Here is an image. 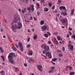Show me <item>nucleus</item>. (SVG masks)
Returning a JSON list of instances; mask_svg holds the SVG:
<instances>
[{
	"label": "nucleus",
	"mask_w": 75,
	"mask_h": 75,
	"mask_svg": "<svg viewBox=\"0 0 75 75\" xmlns=\"http://www.w3.org/2000/svg\"><path fill=\"white\" fill-rule=\"evenodd\" d=\"M16 57V56L15 55L14 53L11 52L9 54V55L8 57V58L9 59V60H8L9 62L13 64H14L15 63L14 61L13 60H12L13 59V57Z\"/></svg>",
	"instance_id": "1"
},
{
	"label": "nucleus",
	"mask_w": 75,
	"mask_h": 75,
	"mask_svg": "<svg viewBox=\"0 0 75 75\" xmlns=\"http://www.w3.org/2000/svg\"><path fill=\"white\" fill-rule=\"evenodd\" d=\"M41 47L42 49L44 50L42 51V52L44 54H45L46 52L50 50V47L48 46H47L46 44H42Z\"/></svg>",
	"instance_id": "2"
},
{
	"label": "nucleus",
	"mask_w": 75,
	"mask_h": 75,
	"mask_svg": "<svg viewBox=\"0 0 75 75\" xmlns=\"http://www.w3.org/2000/svg\"><path fill=\"white\" fill-rule=\"evenodd\" d=\"M30 7H28V10H29V11H32V12H33L34 10V6L33 5H30Z\"/></svg>",
	"instance_id": "3"
},
{
	"label": "nucleus",
	"mask_w": 75,
	"mask_h": 75,
	"mask_svg": "<svg viewBox=\"0 0 75 75\" xmlns=\"http://www.w3.org/2000/svg\"><path fill=\"white\" fill-rule=\"evenodd\" d=\"M18 45L21 51H23L24 49L23 48V44H22V43L19 42L18 43Z\"/></svg>",
	"instance_id": "4"
},
{
	"label": "nucleus",
	"mask_w": 75,
	"mask_h": 75,
	"mask_svg": "<svg viewBox=\"0 0 75 75\" xmlns=\"http://www.w3.org/2000/svg\"><path fill=\"white\" fill-rule=\"evenodd\" d=\"M46 56L48 57V58H51L52 57L51 56V54L50 52H48L46 54Z\"/></svg>",
	"instance_id": "5"
},
{
	"label": "nucleus",
	"mask_w": 75,
	"mask_h": 75,
	"mask_svg": "<svg viewBox=\"0 0 75 75\" xmlns=\"http://www.w3.org/2000/svg\"><path fill=\"white\" fill-rule=\"evenodd\" d=\"M68 47H69V48L71 51H73L74 50V46L72 45L69 44L68 45Z\"/></svg>",
	"instance_id": "6"
},
{
	"label": "nucleus",
	"mask_w": 75,
	"mask_h": 75,
	"mask_svg": "<svg viewBox=\"0 0 75 75\" xmlns=\"http://www.w3.org/2000/svg\"><path fill=\"white\" fill-rule=\"evenodd\" d=\"M17 27V24L15 23L14 24L13 26H12V29H14L15 30H16V29H18Z\"/></svg>",
	"instance_id": "7"
},
{
	"label": "nucleus",
	"mask_w": 75,
	"mask_h": 75,
	"mask_svg": "<svg viewBox=\"0 0 75 75\" xmlns=\"http://www.w3.org/2000/svg\"><path fill=\"white\" fill-rule=\"evenodd\" d=\"M61 20L62 23H63V24H65L66 23V22H67V23H68L67 19V18L62 19Z\"/></svg>",
	"instance_id": "8"
},
{
	"label": "nucleus",
	"mask_w": 75,
	"mask_h": 75,
	"mask_svg": "<svg viewBox=\"0 0 75 75\" xmlns=\"http://www.w3.org/2000/svg\"><path fill=\"white\" fill-rule=\"evenodd\" d=\"M18 29H20L22 27V24L21 23H18Z\"/></svg>",
	"instance_id": "9"
},
{
	"label": "nucleus",
	"mask_w": 75,
	"mask_h": 75,
	"mask_svg": "<svg viewBox=\"0 0 75 75\" xmlns=\"http://www.w3.org/2000/svg\"><path fill=\"white\" fill-rule=\"evenodd\" d=\"M37 68H38L39 70L40 71H42V66L41 65H37Z\"/></svg>",
	"instance_id": "10"
},
{
	"label": "nucleus",
	"mask_w": 75,
	"mask_h": 75,
	"mask_svg": "<svg viewBox=\"0 0 75 75\" xmlns=\"http://www.w3.org/2000/svg\"><path fill=\"white\" fill-rule=\"evenodd\" d=\"M47 28V26H43L42 27V31H45Z\"/></svg>",
	"instance_id": "11"
},
{
	"label": "nucleus",
	"mask_w": 75,
	"mask_h": 75,
	"mask_svg": "<svg viewBox=\"0 0 75 75\" xmlns=\"http://www.w3.org/2000/svg\"><path fill=\"white\" fill-rule=\"evenodd\" d=\"M14 17L15 18L13 20V21L15 23H17V17H16V15L14 16Z\"/></svg>",
	"instance_id": "12"
},
{
	"label": "nucleus",
	"mask_w": 75,
	"mask_h": 75,
	"mask_svg": "<svg viewBox=\"0 0 75 75\" xmlns=\"http://www.w3.org/2000/svg\"><path fill=\"white\" fill-rule=\"evenodd\" d=\"M61 14L62 15H63L64 16H67V13L66 12H62L61 13Z\"/></svg>",
	"instance_id": "13"
},
{
	"label": "nucleus",
	"mask_w": 75,
	"mask_h": 75,
	"mask_svg": "<svg viewBox=\"0 0 75 75\" xmlns=\"http://www.w3.org/2000/svg\"><path fill=\"white\" fill-rule=\"evenodd\" d=\"M28 54L29 55H33V51L29 50L28 51Z\"/></svg>",
	"instance_id": "14"
},
{
	"label": "nucleus",
	"mask_w": 75,
	"mask_h": 75,
	"mask_svg": "<svg viewBox=\"0 0 75 75\" xmlns=\"http://www.w3.org/2000/svg\"><path fill=\"white\" fill-rule=\"evenodd\" d=\"M74 11H75V10H74V9H73L71 10V13H70V14L71 16L74 15Z\"/></svg>",
	"instance_id": "15"
},
{
	"label": "nucleus",
	"mask_w": 75,
	"mask_h": 75,
	"mask_svg": "<svg viewBox=\"0 0 75 75\" xmlns=\"http://www.w3.org/2000/svg\"><path fill=\"white\" fill-rule=\"evenodd\" d=\"M57 39L59 41H62V39L61 37L59 36H57Z\"/></svg>",
	"instance_id": "16"
},
{
	"label": "nucleus",
	"mask_w": 75,
	"mask_h": 75,
	"mask_svg": "<svg viewBox=\"0 0 75 75\" xmlns=\"http://www.w3.org/2000/svg\"><path fill=\"white\" fill-rule=\"evenodd\" d=\"M34 35L33 36V39L34 40H36V39L37 38V35L36 34H34Z\"/></svg>",
	"instance_id": "17"
},
{
	"label": "nucleus",
	"mask_w": 75,
	"mask_h": 75,
	"mask_svg": "<svg viewBox=\"0 0 75 75\" xmlns=\"http://www.w3.org/2000/svg\"><path fill=\"white\" fill-rule=\"evenodd\" d=\"M67 69H69V71H71V70H72V67L67 66Z\"/></svg>",
	"instance_id": "18"
},
{
	"label": "nucleus",
	"mask_w": 75,
	"mask_h": 75,
	"mask_svg": "<svg viewBox=\"0 0 75 75\" xmlns=\"http://www.w3.org/2000/svg\"><path fill=\"white\" fill-rule=\"evenodd\" d=\"M44 11H45V12H47V11H48V8H44Z\"/></svg>",
	"instance_id": "19"
},
{
	"label": "nucleus",
	"mask_w": 75,
	"mask_h": 75,
	"mask_svg": "<svg viewBox=\"0 0 75 75\" xmlns=\"http://www.w3.org/2000/svg\"><path fill=\"white\" fill-rule=\"evenodd\" d=\"M36 6H38V7H37V9H38V8H40V4L38 3H37L36 4Z\"/></svg>",
	"instance_id": "20"
},
{
	"label": "nucleus",
	"mask_w": 75,
	"mask_h": 75,
	"mask_svg": "<svg viewBox=\"0 0 75 75\" xmlns=\"http://www.w3.org/2000/svg\"><path fill=\"white\" fill-rule=\"evenodd\" d=\"M12 47V50H13V51H17V49H16V48L15 47Z\"/></svg>",
	"instance_id": "21"
},
{
	"label": "nucleus",
	"mask_w": 75,
	"mask_h": 75,
	"mask_svg": "<svg viewBox=\"0 0 75 75\" xmlns=\"http://www.w3.org/2000/svg\"><path fill=\"white\" fill-rule=\"evenodd\" d=\"M44 23V20H42L40 21V25H43Z\"/></svg>",
	"instance_id": "22"
},
{
	"label": "nucleus",
	"mask_w": 75,
	"mask_h": 75,
	"mask_svg": "<svg viewBox=\"0 0 75 75\" xmlns=\"http://www.w3.org/2000/svg\"><path fill=\"white\" fill-rule=\"evenodd\" d=\"M23 2L27 4L28 2V0H24L23 1Z\"/></svg>",
	"instance_id": "23"
},
{
	"label": "nucleus",
	"mask_w": 75,
	"mask_h": 75,
	"mask_svg": "<svg viewBox=\"0 0 75 75\" xmlns=\"http://www.w3.org/2000/svg\"><path fill=\"white\" fill-rule=\"evenodd\" d=\"M54 71V70L51 69L49 71V73H52Z\"/></svg>",
	"instance_id": "24"
},
{
	"label": "nucleus",
	"mask_w": 75,
	"mask_h": 75,
	"mask_svg": "<svg viewBox=\"0 0 75 75\" xmlns=\"http://www.w3.org/2000/svg\"><path fill=\"white\" fill-rule=\"evenodd\" d=\"M0 73L1 74V75H4V71H1Z\"/></svg>",
	"instance_id": "25"
},
{
	"label": "nucleus",
	"mask_w": 75,
	"mask_h": 75,
	"mask_svg": "<svg viewBox=\"0 0 75 75\" xmlns=\"http://www.w3.org/2000/svg\"><path fill=\"white\" fill-rule=\"evenodd\" d=\"M15 16H16V17H17V19H18V20H20V18L18 16V15H16Z\"/></svg>",
	"instance_id": "26"
},
{
	"label": "nucleus",
	"mask_w": 75,
	"mask_h": 75,
	"mask_svg": "<svg viewBox=\"0 0 75 75\" xmlns=\"http://www.w3.org/2000/svg\"><path fill=\"white\" fill-rule=\"evenodd\" d=\"M0 51H1V52H3V48L2 47H0Z\"/></svg>",
	"instance_id": "27"
},
{
	"label": "nucleus",
	"mask_w": 75,
	"mask_h": 75,
	"mask_svg": "<svg viewBox=\"0 0 75 75\" xmlns=\"http://www.w3.org/2000/svg\"><path fill=\"white\" fill-rule=\"evenodd\" d=\"M56 60H57V58H53L52 59V61H54V62H55Z\"/></svg>",
	"instance_id": "28"
},
{
	"label": "nucleus",
	"mask_w": 75,
	"mask_h": 75,
	"mask_svg": "<svg viewBox=\"0 0 75 75\" xmlns=\"http://www.w3.org/2000/svg\"><path fill=\"white\" fill-rule=\"evenodd\" d=\"M74 74H75V73L74 72H71L69 73L70 75H73Z\"/></svg>",
	"instance_id": "29"
},
{
	"label": "nucleus",
	"mask_w": 75,
	"mask_h": 75,
	"mask_svg": "<svg viewBox=\"0 0 75 75\" xmlns=\"http://www.w3.org/2000/svg\"><path fill=\"white\" fill-rule=\"evenodd\" d=\"M71 38H73L74 40L75 39V35H73L71 36Z\"/></svg>",
	"instance_id": "30"
},
{
	"label": "nucleus",
	"mask_w": 75,
	"mask_h": 75,
	"mask_svg": "<svg viewBox=\"0 0 75 75\" xmlns=\"http://www.w3.org/2000/svg\"><path fill=\"white\" fill-rule=\"evenodd\" d=\"M1 57L2 59H3L4 61L5 60L4 58V56H1Z\"/></svg>",
	"instance_id": "31"
},
{
	"label": "nucleus",
	"mask_w": 75,
	"mask_h": 75,
	"mask_svg": "<svg viewBox=\"0 0 75 75\" xmlns=\"http://www.w3.org/2000/svg\"><path fill=\"white\" fill-rule=\"evenodd\" d=\"M59 57H63V55L62 53H60L59 54Z\"/></svg>",
	"instance_id": "32"
},
{
	"label": "nucleus",
	"mask_w": 75,
	"mask_h": 75,
	"mask_svg": "<svg viewBox=\"0 0 75 75\" xmlns=\"http://www.w3.org/2000/svg\"><path fill=\"white\" fill-rule=\"evenodd\" d=\"M44 36L45 37L47 38L48 37V35L47 34H44Z\"/></svg>",
	"instance_id": "33"
},
{
	"label": "nucleus",
	"mask_w": 75,
	"mask_h": 75,
	"mask_svg": "<svg viewBox=\"0 0 75 75\" xmlns=\"http://www.w3.org/2000/svg\"><path fill=\"white\" fill-rule=\"evenodd\" d=\"M49 7H51L52 6V4H51V3H49Z\"/></svg>",
	"instance_id": "34"
},
{
	"label": "nucleus",
	"mask_w": 75,
	"mask_h": 75,
	"mask_svg": "<svg viewBox=\"0 0 75 75\" xmlns=\"http://www.w3.org/2000/svg\"><path fill=\"white\" fill-rule=\"evenodd\" d=\"M63 6H61L59 7V8L60 9V10H62V9H63Z\"/></svg>",
	"instance_id": "35"
},
{
	"label": "nucleus",
	"mask_w": 75,
	"mask_h": 75,
	"mask_svg": "<svg viewBox=\"0 0 75 75\" xmlns=\"http://www.w3.org/2000/svg\"><path fill=\"white\" fill-rule=\"evenodd\" d=\"M65 47H62V50L63 51H65Z\"/></svg>",
	"instance_id": "36"
},
{
	"label": "nucleus",
	"mask_w": 75,
	"mask_h": 75,
	"mask_svg": "<svg viewBox=\"0 0 75 75\" xmlns=\"http://www.w3.org/2000/svg\"><path fill=\"white\" fill-rule=\"evenodd\" d=\"M30 46H31V45L30 44L28 45L27 46V48H30Z\"/></svg>",
	"instance_id": "37"
},
{
	"label": "nucleus",
	"mask_w": 75,
	"mask_h": 75,
	"mask_svg": "<svg viewBox=\"0 0 75 75\" xmlns=\"http://www.w3.org/2000/svg\"><path fill=\"white\" fill-rule=\"evenodd\" d=\"M47 44H51V42L50 41H49L47 42Z\"/></svg>",
	"instance_id": "38"
},
{
	"label": "nucleus",
	"mask_w": 75,
	"mask_h": 75,
	"mask_svg": "<svg viewBox=\"0 0 75 75\" xmlns=\"http://www.w3.org/2000/svg\"><path fill=\"white\" fill-rule=\"evenodd\" d=\"M40 15V13L39 12H37V15L38 16H39V15Z\"/></svg>",
	"instance_id": "39"
},
{
	"label": "nucleus",
	"mask_w": 75,
	"mask_h": 75,
	"mask_svg": "<svg viewBox=\"0 0 75 75\" xmlns=\"http://www.w3.org/2000/svg\"><path fill=\"white\" fill-rule=\"evenodd\" d=\"M15 46H16V48H18V47H19V46H18V45H17V44H15Z\"/></svg>",
	"instance_id": "40"
},
{
	"label": "nucleus",
	"mask_w": 75,
	"mask_h": 75,
	"mask_svg": "<svg viewBox=\"0 0 75 75\" xmlns=\"http://www.w3.org/2000/svg\"><path fill=\"white\" fill-rule=\"evenodd\" d=\"M55 69V67H51V69L52 70H54Z\"/></svg>",
	"instance_id": "41"
},
{
	"label": "nucleus",
	"mask_w": 75,
	"mask_h": 75,
	"mask_svg": "<svg viewBox=\"0 0 75 75\" xmlns=\"http://www.w3.org/2000/svg\"><path fill=\"white\" fill-rule=\"evenodd\" d=\"M54 8H55V6L54 5L53 6L52 8V10H54Z\"/></svg>",
	"instance_id": "42"
},
{
	"label": "nucleus",
	"mask_w": 75,
	"mask_h": 75,
	"mask_svg": "<svg viewBox=\"0 0 75 75\" xmlns=\"http://www.w3.org/2000/svg\"><path fill=\"white\" fill-rule=\"evenodd\" d=\"M47 34H48L50 36H51V33H49V32H47Z\"/></svg>",
	"instance_id": "43"
},
{
	"label": "nucleus",
	"mask_w": 75,
	"mask_h": 75,
	"mask_svg": "<svg viewBox=\"0 0 75 75\" xmlns=\"http://www.w3.org/2000/svg\"><path fill=\"white\" fill-rule=\"evenodd\" d=\"M58 2L59 3H60L61 2V0H59L58 1Z\"/></svg>",
	"instance_id": "44"
},
{
	"label": "nucleus",
	"mask_w": 75,
	"mask_h": 75,
	"mask_svg": "<svg viewBox=\"0 0 75 75\" xmlns=\"http://www.w3.org/2000/svg\"><path fill=\"white\" fill-rule=\"evenodd\" d=\"M63 10H65L66 8H65V6H63Z\"/></svg>",
	"instance_id": "45"
},
{
	"label": "nucleus",
	"mask_w": 75,
	"mask_h": 75,
	"mask_svg": "<svg viewBox=\"0 0 75 75\" xmlns=\"http://www.w3.org/2000/svg\"><path fill=\"white\" fill-rule=\"evenodd\" d=\"M24 65L25 66V67H27V64L26 63H24Z\"/></svg>",
	"instance_id": "46"
},
{
	"label": "nucleus",
	"mask_w": 75,
	"mask_h": 75,
	"mask_svg": "<svg viewBox=\"0 0 75 75\" xmlns=\"http://www.w3.org/2000/svg\"><path fill=\"white\" fill-rule=\"evenodd\" d=\"M69 35H72V33H71V31H69Z\"/></svg>",
	"instance_id": "47"
},
{
	"label": "nucleus",
	"mask_w": 75,
	"mask_h": 75,
	"mask_svg": "<svg viewBox=\"0 0 75 75\" xmlns=\"http://www.w3.org/2000/svg\"><path fill=\"white\" fill-rule=\"evenodd\" d=\"M65 62H68V59H66V60H65Z\"/></svg>",
	"instance_id": "48"
},
{
	"label": "nucleus",
	"mask_w": 75,
	"mask_h": 75,
	"mask_svg": "<svg viewBox=\"0 0 75 75\" xmlns=\"http://www.w3.org/2000/svg\"><path fill=\"white\" fill-rule=\"evenodd\" d=\"M53 34H54L55 35H57L58 34V33L57 32H56V33H54Z\"/></svg>",
	"instance_id": "49"
},
{
	"label": "nucleus",
	"mask_w": 75,
	"mask_h": 75,
	"mask_svg": "<svg viewBox=\"0 0 75 75\" xmlns=\"http://www.w3.org/2000/svg\"><path fill=\"white\" fill-rule=\"evenodd\" d=\"M41 3H44V0H42V1H41Z\"/></svg>",
	"instance_id": "50"
},
{
	"label": "nucleus",
	"mask_w": 75,
	"mask_h": 75,
	"mask_svg": "<svg viewBox=\"0 0 75 75\" xmlns=\"http://www.w3.org/2000/svg\"><path fill=\"white\" fill-rule=\"evenodd\" d=\"M22 12L23 13V14L25 13V11H24V10H22Z\"/></svg>",
	"instance_id": "51"
},
{
	"label": "nucleus",
	"mask_w": 75,
	"mask_h": 75,
	"mask_svg": "<svg viewBox=\"0 0 75 75\" xmlns=\"http://www.w3.org/2000/svg\"><path fill=\"white\" fill-rule=\"evenodd\" d=\"M33 18L34 19V20L35 21H36L37 20V19H36V18H35V17H33Z\"/></svg>",
	"instance_id": "52"
},
{
	"label": "nucleus",
	"mask_w": 75,
	"mask_h": 75,
	"mask_svg": "<svg viewBox=\"0 0 75 75\" xmlns=\"http://www.w3.org/2000/svg\"><path fill=\"white\" fill-rule=\"evenodd\" d=\"M69 30L70 31H72V28H69Z\"/></svg>",
	"instance_id": "53"
},
{
	"label": "nucleus",
	"mask_w": 75,
	"mask_h": 75,
	"mask_svg": "<svg viewBox=\"0 0 75 75\" xmlns=\"http://www.w3.org/2000/svg\"><path fill=\"white\" fill-rule=\"evenodd\" d=\"M43 57L44 58H45V59H47V57H46V56L44 55Z\"/></svg>",
	"instance_id": "54"
},
{
	"label": "nucleus",
	"mask_w": 75,
	"mask_h": 75,
	"mask_svg": "<svg viewBox=\"0 0 75 75\" xmlns=\"http://www.w3.org/2000/svg\"><path fill=\"white\" fill-rule=\"evenodd\" d=\"M54 41L55 42H57V41H57V39H54Z\"/></svg>",
	"instance_id": "55"
},
{
	"label": "nucleus",
	"mask_w": 75,
	"mask_h": 75,
	"mask_svg": "<svg viewBox=\"0 0 75 75\" xmlns=\"http://www.w3.org/2000/svg\"><path fill=\"white\" fill-rule=\"evenodd\" d=\"M51 62H52V63L53 64V65H55V63H54L52 61H51Z\"/></svg>",
	"instance_id": "56"
},
{
	"label": "nucleus",
	"mask_w": 75,
	"mask_h": 75,
	"mask_svg": "<svg viewBox=\"0 0 75 75\" xmlns=\"http://www.w3.org/2000/svg\"><path fill=\"white\" fill-rule=\"evenodd\" d=\"M32 19H33V17H32V16H31L29 20H32Z\"/></svg>",
	"instance_id": "57"
},
{
	"label": "nucleus",
	"mask_w": 75,
	"mask_h": 75,
	"mask_svg": "<svg viewBox=\"0 0 75 75\" xmlns=\"http://www.w3.org/2000/svg\"><path fill=\"white\" fill-rule=\"evenodd\" d=\"M67 38H69V35H67Z\"/></svg>",
	"instance_id": "58"
},
{
	"label": "nucleus",
	"mask_w": 75,
	"mask_h": 75,
	"mask_svg": "<svg viewBox=\"0 0 75 75\" xmlns=\"http://www.w3.org/2000/svg\"><path fill=\"white\" fill-rule=\"evenodd\" d=\"M27 41H28V42H29L30 41V38H28L27 40Z\"/></svg>",
	"instance_id": "59"
},
{
	"label": "nucleus",
	"mask_w": 75,
	"mask_h": 75,
	"mask_svg": "<svg viewBox=\"0 0 75 75\" xmlns=\"http://www.w3.org/2000/svg\"><path fill=\"white\" fill-rule=\"evenodd\" d=\"M56 42V44H57V45H58V41Z\"/></svg>",
	"instance_id": "60"
},
{
	"label": "nucleus",
	"mask_w": 75,
	"mask_h": 75,
	"mask_svg": "<svg viewBox=\"0 0 75 75\" xmlns=\"http://www.w3.org/2000/svg\"><path fill=\"white\" fill-rule=\"evenodd\" d=\"M3 31V29H1V31Z\"/></svg>",
	"instance_id": "61"
},
{
	"label": "nucleus",
	"mask_w": 75,
	"mask_h": 75,
	"mask_svg": "<svg viewBox=\"0 0 75 75\" xmlns=\"http://www.w3.org/2000/svg\"><path fill=\"white\" fill-rule=\"evenodd\" d=\"M4 21L5 23H6V22H7V20H6V19H4Z\"/></svg>",
	"instance_id": "62"
},
{
	"label": "nucleus",
	"mask_w": 75,
	"mask_h": 75,
	"mask_svg": "<svg viewBox=\"0 0 75 75\" xmlns=\"http://www.w3.org/2000/svg\"><path fill=\"white\" fill-rule=\"evenodd\" d=\"M19 11L20 12H21V9H20V8H19Z\"/></svg>",
	"instance_id": "63"
},
{
	"label": "nucleus",
	"mask_w": 75,
	"mask_h": 75,
	"mask_svg": "<svg viewBox=\"0 0 75 75\" xmlns=\"http://www.w3.org/2000/svg\"><path fill=\"white\" fill-rule=\"evenodd\" d=\"M19 75H23L22 74V73H20L19 74Z\"/></svg>",
	"instance_id": "64"
}]
</instances>
